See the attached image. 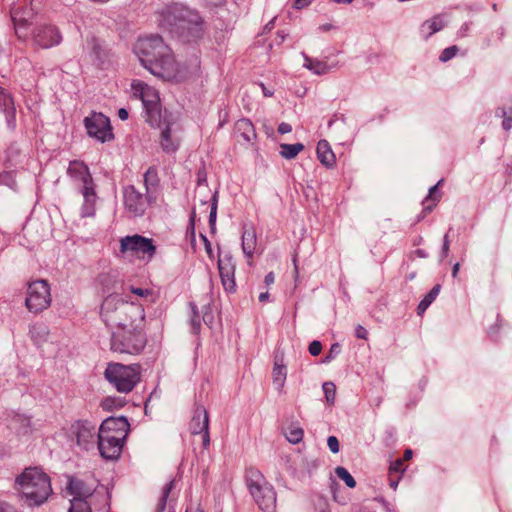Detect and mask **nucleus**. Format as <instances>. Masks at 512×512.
<instances>
[{
  "instance_id": "11",
  "label": "nucleus",
  "mask_w": 512,
  "mask_h": 512,
  "mask_svg": "<svg viewBox=\"0 0 512 512\" xmlns=\"http://www.w3.org/2000/svg\"><path fill=\"white\" fill-rule=\"evenodd\" d=\"M204 21L200 14L191 9V15H184L181 22L177 24L173 34L185 39L186 41H194L203 36Z\"/></svg>"
},
{
  "instance_id": "64",
  "label": "nucleus",
  "mask_w": 512,
  "mask_h": 512,
  "mask_svg": "<svg viewBox=\"0 0 512 512\" xmlns=\"http://www.w3.org/2000/svg\"><path fill=\"white\" fill-rule=\"evenodd\" d=\"M277 130L280 134H286L292 131V126L288 123L282 122L279 124Z\"/></svg>"
},
{
  "instance_id": "38",
  "label": "nucleus",
  "mask_w": 512,
  "mask_h": 512,
  "mask_svg": "<svg viewBox=\"0 0 512 512\" xmlns=\"http://www.w3.org/2000/svg\"><path fill=\"white\" fill-rule=\"evenodd\" d=\"M98 282L103 288V293H109L106 297L109 295H117L119 298L123 299L120 295L115 293H110L112 290H114L115 286V279L110 274H100L98 277Z\"/></svg>"
},
{
  "instance_id": "29",
  "label": "nucleus",
  "mask_w": 512,
  "mask_h": 512,
  "mask_svg": "<svg viewBox=\"0 0 512 512\" xmlns=\"http://www.w3.org/2000/svg\"><path fill=\"white\" fill-rule=\"evenodd\" d=\"M143 182L145 191L148 194L154 195L155 191L159 187L160 178L158 176V171L156 167L151 166L147 169V171L143 175Z\"/></svg>"
},
{
  "instance_id": "20",
  "label": "nucleus",
  "mask_w": 512,
  "mask_h": 512,
  "mask_svg": "<svg viewBox=\"0 0 512 512\" xmlns=\"http://www.w3.org/2000/svg\"><path fill=\"white\" fill-rule=\"evenodd\" d=\"M86 46L89 49L93 63L102 68L108 60L109 51L101 44L100 40L94 36L87 39Z\"/></svg>"
},
{
  "instance_id": "33",
  "label": "nucleus",
  "mask_w": 512,
  "mask_h": 512,
  "mask_svg": "<svg viewBox=\"0 0 512 512\" xmlns=\"http://www.w3.org/2000/svg\"><path fill=\"white\" fill-rule=\"evenodd\" d=\"M12 423L14 424L17 431L23 435H27L32 432L31 418L24 414H15L12 418Z\"/></svg>"
},
{
  "instance_id": "3",
  "label": "nucleus",
  "mask_w": 512,
  "mask_h": 512,
  "mask_svg": "<svg viewBox=\"0 0 512 512\" xmlns=\"http://www.w3.org/2000/svg\"><path fill=\"white\" fill-rule=\"evenodd\" d=\"M14 489L28 506H40L52 493L49 476L39 467H28L15 479Z\"/></svg>"
},
{
  "instance_id": "62",
  "label": "nucleus",
  "mask_w": 512,
  "mask_h": 512,
  "mask_svg": "<svg viewBox=\"0 0 512 512\" xmlns=\"http://www.w3.org/2000/svg\"><path fill=\"white\" fill-rule=\"evenodd\" d=\"M202 436V445L204 449H207L210 445V434L209 429L200 433Z\"/></svg>"
},
{
  "instance_id": "44",
  "label": "nucleus",
  "mask_w": 512,
  "mask_h": 512,
  "mask_svg": "<svg viewBox=\"0 0 512 512\" xmlns=\"http://www.w3.org/2000/svg\"><path fill=\"white\" fill-rule=\"evenodd\" d=\"M308 62L307 67L312 70L314 73L321 75L328 72V65L324 62L306 58Z\"/></svg>"
},
{
  "instance_id": "51",
  "label": "nucleus",
  "mask_w": 512,
  "mask_h": 512,
  "mask_svg": "<svg viewBox=\"0 0 512 512\" xmlns=\"http://www.w3.org/2000/svg\"><path fill=\"white\" fill-rule=\"evenodd\" d=\"M131 292L141 298H149L154 296L153 291L147 288L131 287Z\"/></svg>"
},
{
  "instance_id": "31",
  "label": "nucleus",
  "mask_w": 512,
  "mask_h": 512,
  "mask_svg": "<svg viewBox=\"0 0 512 512\" xmlns=\"http://www.w3.org/2000/svg\"><path fill=\"white\" fill-rule=\"evenodd\" d=\"M257 245V238L254 230H245L242 234V250L245 256L252 259Z\"/></svg>"
},
{
  "instance_id": "48",
  "label": "nucleus",
  "mask_w": 512,
  "mask_h": 512,
  "mask_svg": "<svg viewBox=\"0 0 512 512\" xmlns=\"http://www.w3.org/2000/svg\"><path fill=\"white\" fill-rule=\"evenodd\" d=\"M404 471H405L404 461L401 458H398L390 463V466H389L390 474L402 475Z\"/></svg>"
},
{
  "instance_id": "10",
  "label": "nucleus",
  "mask_w": 512,
  "mask_h": 512,
  "mask_svg": "<svg viewBox=\"0 0 512 512\" xmlns=\"http://www.w3.org/2000/svg\"><path fill=\"white\" fill-rule=\"evenodd\" d=\"M87 134L104 143L114 138L110 119L101 112H92L84 119Z\"/></svg>"
},
{
  "instance_id": "2",
  "label": "nucleus",
  "mask_w": 512,
  "mask_h": 512,
  "mask_svg": "<svg viewBox=\"0 0 512 512\" xmlns=\"http://www.w3.org/2000/svg\"><path fill=\"white\" fill-rule=\"evenodd\" d=\"M135 53L147 70L165 81L182 82L188 76L187 69L175 60L172 50L159 35L140 38Z\"/></svg>"
},
{
  "instance_id": "17",
  "label": "nucleus",
  "mask_w": 512,
  "mask_h": 512,
  "mask_svg": "<svg viewBox=\"0 0 512 512\" xmlns=\"http://www.w3.org/2000/svg\"><path fill=\"white\" fill-rule=\"evenodd\" d=\"M125 441H119L115 436H97V445L101 456L107 460L120 457Z\"/></svg>"
},
{
  "instance_id": "50",
  "label": "nucleus",
  "mask_w": 512,
  "mask_h": 512,
  "mask_svg": "<svg viewBox=\"0 0 512 512\" xmlns=\"http://www.w3.org/2000/svg\"><path fill=\"white\" fill-rule=\"evenodd\" d=\"M217 215V194L212 196L211 211L209 215V224L213 228L216 222Z\"/></svg>"
},
{
  "instance_id": "7",
  "label": "nucleus",
  "mask_w": 512,
  "mask_h": 512,
  "mask_svg": "<svg viewBox=\"0 0 512 512\" xmlns=\"http://www.w3.org/2000/svg\"><path fill=\"white\" fill-rule=\"evenodd\" d=\"M156 201V196L139 191L134 185L123 188V203L130 218L141 217L147 208Z\"/></svg>"
},
{
  "instance_id": "12",
  "label": "nucleus",
  "mask_w": 512,
  "mask_h": 512,
  "mask_svg": "<svg viewBox=\"0 0 512 512\" xmlns=\"http://www.w3.org/2000/svg\"><path fill=\"white\" fill-rule=\"evenodd\" d=\"M71 435L76 444L83 450H90L97 443L96 425L88 420L75 421L70 427Z\"/></svg>"
},
{
  "instance_id": "53",
  "label": "nucleus",
  "mask_w": 512,
  "mask_h": 512,
  "mask_svg": "<svg viewBox=\"0 0 512 512\" xmlns=\"http://www.w3.org/2000/svg\"><path fill=\"white\" fill-rule=\"evenodd\" d=\"M341 351V346L339 343H334L331 345L329 352L325 356L324 362H329L333 360Z\"/></svg>"
},
{
  "instance_id": "24",
  "label": "nucleus",
  "mask_w": 512,
  "mask_h": 512,
  "mask_svg": "<svg viewBox=\"0 0 512 512\" xmlns=\"http://www.w3.org/2000/svg\"><path fill=\"white\" fill-rule=\"evenodd\" d=\"M237 137L243 138L246 143H252L256 139V132L253 123L247 118L239 119L234 126Z\"/></svg>"
},
{
  "instance_id": "36",
  "label": "nucleus",
  "mask_w": 512,
  "mask_h": 512,
  "mask_svg": "<svg viewBox=\"0 0 512 512\" xmlns=\"http://www.w3.org/2000/svg\"><path fill=\"white\" fill-rule=\"evenodd\" d=\"M21 157L20 150L15 145H10L6 150L5 166L9 169L16 167Z\"/></svg>"
},
{
  "instance_id": "47",
  "label": "nucleus",
  "mask_w": 512,
  "mask_h": 512,
  "mask_svg": "<svg viewBox=\"0 0 512 512\" xmlns=\"http://www.w3.org/2000/svg\"><path fill=\"white\" fill-rule=\"evenodd\" d=\"M458 50L459 49H458V47L456 45H453V46L445 48L441 52V54L439 56V60L441 62H447V61L451 60L453 57L456 56Z\"/></svg>"
},
{
  "instance_id": "22",
  "label": "nucleus",
  "mask_w": 512,
  "mask_h": 512,
  "mask_svg": "<svg viewBox=\"0 0 512 512\" xmlns=\"http://www.w3.org/2000/svg\"><path fill=\"white\" fill-rule=\"evenodd\" d=\"M0 107L5 115L8 127L14 129L16 126V108L13 98L2 87H0Z\"/></svg>"
},
{
  "instance_id": "8",
  "label": "nucleus",
  "mask_w": 512,
  "mask_h": 512,
  "mask_svg": "<svg viewBox=\"0 0 512 512\" xmlns=\"http://www.w3.org/2000/svg\"><path fill=\"white\" fill-rule=\"evenodd\" d=\"M27 309L32 313H40L51 304L50 287L45 280L29 283L25 300Z\"/></svg>"
},
{
  "instance_id": "56",
  "label": "nucleus",
  "mask_w": 512,
  "mask_h": 512,
  "mask_svg": "<svg viewBox=\"0 0 512 512\" xmlns=\"http://www.w3.org/2000/svg\"><path fill=\"white\" fill-rule=\"evenodd\" d=\"M308 351L312 356H318L322 351L321 342L314 340L309 344Z\"/></svg>"
},
{
  "instance_id": "15",
  "label": "nucleus",
  "mask_w": 512,
  "mask_h": 512,
  "mask_svg": "<svg viewBox=\"0 0 512 512\" xmlns=\"http://www.w3.org/2000/svg\"><path fill=\"white\" fill-rule=\"evenodd\" d=\"M32 40L34 45L47 49L58 45L62 40V36L54 25L43 24L33 29Z\"/></svg>"
},
{
  "instance_id": "16",
  "label": "nucleus",
  "mask_w": 512,
  "mask_h": 512,
  "mask_svg": "<svg viewBox=\"0 0 512 512\" xmlns=\"http://www.w3.org/2000/svg\"><path fill=\"white\" fill-rule=\"evenodd\" d=\"M235 269L236 262L230 253H225L223 256L219 254V275L222 286L227 293H234L236 291Z\"/></svg>"
},
{
  "instance_id": "4",
  "label": "nucleus",
  "mask_w": 512,
  "mask_h": 512,
  "mask_svg": "<svg viewBox=\"0 0 512 512\" xmlns=\"http://www.w3.org/2000/svg\"><path fill=\"white\" fill-rule=\"evenodd\" d=\"M67 174L81 182L80 193L84 199L81 206V217H93L96 211L98 196L96 185L88 166L83 161L73 160L69 163Z\"/></svg>"
},
{
  "instance_id": "5",
  "label": "nucleus",
  "mask_w": 512,
  "mask_h": 512,
  "mask_svg": "<svg viewBox=\"0 0 512 512\" xmlns=\"http://www.w3.org/2000/svg\"><path fill=\"white\" fill-rule=\"evenodd\" d=\"M104 376L118 392L127 394L140 381V366L138 364L109 363Z\"/></svg>"
},
{
  "instance_id": "39",
  "label": "nucleus",
  "mask_w": 512,
  "mask_h": 512,
  "mask_svg": "<svg viewBox=\"0 0 512 512\" xmlns=\"http://www.w3.org/2000/svg\"><path fill=\"white\" fill-rule=\"evenodd\" d=\"M125 404L126 401L121 397L108 396L102 400L101 407L105 411H113L122 408Z\"/></svg>"
},
{
  "instance_id": "14",
  "label": "nucleus",
  "mask_w": 512,
  "mask_h": 512,
  "mask_svg": "<svg viewBox=\"0 0 512 512\" xmlns=\"http://www.w3.org/2000/svg\"><path fill=\"white\" fill-rule=\"evenodd\" d=\"M10 13L16 36L19 39L26 40L29 36V21L34 16L33 8L28 7L26 0H23L15 4Z\"/></svg>"
},
{
  "instance_id": "18",
  "label": "nucleus",
  "mask_w": 512,
  "mask_h": 512,
  "mask_svg": "<svg viewBox=\"0 0 512 512\" xmlns=\"http://www.w3.org/2000/svg\"><path fill=\"white\" fill-rule=\"evenodd\" d=\"M259 491H251L254 501L263 512H274L276 507V492L271 484H264Z\"/></svg>"
},
{
  "instance_id": "28",
  "label": "nucleus",
  "mask_w": 512,
  "mask_h": 512,
  "mask_svg": "<svg viewBox=\"0 0 512 512\" xmlns=\"http://www.w3.org/2000/svg\"><path fill=\"white\" fill-rule=\"evenodd\" d=\"M444 180L441 179L435 184L433 187L429 189V193L426 198L423 200V211L430 213L437 203L441 199V193L439 192L440 186L443 184Z\"/></svg>"
},
{
  "instance_id": "23",
  "label": "nucleus",
  "mask_w": 512,
  "mask_h": 512,
  "mask_svg": "<svg viewBox=\"0 0 512 512\" xmlns=\"http://www.w3.org/2000/svg\"><path fill=\"white\" fill-rule=\"evenodd\" d=\"M68 489L70 494L74 496L73 499L79 498L83 499L84 501H90L92 503L94 490L87 486L84 481L79 479H71L68 483Z\"/></svg>"
},
{
  "instance_id": "61",
  "label": "nucleus",
  "mask_w": 512,
  "mask_h": 512,
  "mask_svg": "<svg viewBox=\"0 0 512 512\" xmlns=\"http://www.w3.org/2000/svg\"><path fill=\"white\" fill-rule=\"evenodd\" d=\"M368 332L367 330L361 326L358 325L355 329V336L359 339H367Z\"/></svg>"
},
{
  "instance_id": "46",
  "label": "nucleus",
  "mask_w": 512,
  "mask_h": 512,
  "mask_svg": "<svg viewBox=\"0 0 512 512\" xmlns=\"http://www.w3.org/2000/svg\"><path fill=\"white\" fill-rule=\"evenodd\" d=\"M503 323H504L503 318H502L499 314H497V315H496L495 324H494V325H492V326H490V327L488 328V331H487L488 336H489L492 340H497V334H498V331H499V329L502 327Z\"/></svg>"
},
{
  "instance_id": "21",
  "label": "nucleus",
  "mask_w": 512,
  "mask_h": 512,
  "mask_svg": "<svg viewBox=\"0 0 512 512\" xmlns=\"http://www.w3.org/2000/svg\"><path fill=\"white\" fill-rule=\"evenodd\" d=\"M209 429V415L203 405H197L194 415L189 423V430L192 434H200Z\"/></svg>"
},
{
  "instance_id": "52",
  "label": "nucleus",
  "mask_w": 512,
  "mask_h": 512,
  "mask_svg": "<svg viewBox=\"0 0 512 512\" xmlns=\"http://www.w3.org/2000/svg\"><path fill=\"white\" fill-rule=\"evenodd\" d=\"M441 290V286L439 284H436L425 296L424 300L428 302L430 305L432 302L437 298Z\"/></svg>"
},
{
  "instance_id": "58",
  "label": "nucleus",
  "mask_w": 512,
  "mask_h": 512,
  "mask_svg": "<svg viewBox=\"0 0 512 512\" xmlns=\"http://www.w3.org/2000/svg\"><path fill=\"white\" fill-rule=\"evenodd\" d=\"M401 477L402 476L400 474H390L389 473V476H388L389 486L394 491L397 489Z\"/></svg>"
},
{
  "instance_id": "13",
  "label": "nucleus",
  "mask_w": 512,
  "mask_h": 512,
  "mask_svg": "<svg viewBox=\"0 0 512 512\" xmlns=\"http://www.w3.org/2000/svg\"><path fill=\"white\" fill-rule=\"evenodd\" d=\"M157 15L159 26L173 33L177 24L183 19V16L191 15V8L183 4L174 3L162 8Z\"/></svg>"
},
{
  "instance_id": "34",
  "label": "nucleus",
  "mask_w": 512,
  "mask_h": 512,
  "mask_svg": "<svg viewBox=\"0 0 512 512\" xmlns=\"http://www.w3.org/2000/svg\"><path fill=\"white\" fill-rule=\"evenodd\" d=\"M303 149H304V145L302 143H295V144L283 143L280 145V155L283 158L290 160V159L295 158Z\"/></svg>"
},
{
  "instance_id": "37",
  "label": "nucleus",
  "mask_w": 512,
  "mask_h": 512,
  "mask_svg": "<svg viewBox=\"0 0 512 512\" xmlns=\"http://www.w3.org/2000/svg\"><path fill=\"white\" fill-rule=\"evenodd\" d=\"M174 487H175L174 480H171L165 484V486L162 489L161 496L158 500L155 512H164V510L166 508L168 496Z\"/></svg>"
},
{
  "instance_id": "32",
  "label": "nucleus",
  "mask_w": 512,
  "mask_h": 512,
  "mask_svg": "<svg viewBox=\"0 0 512 512\" xmlns=\"http://www.w3.org/2000/svg\"><path fill=\"white\" fill-rule=\"evenodd\" d=\"M272 376L274 385H276L277 389L281 391L284 387L287 376L286 366L282 364V359H275Z\"/></svg>"
},
{
  "instance_id": "19",
  "label": "nucleus",
  "mask_w": 512,
  "mask_h": 512,
  "mask_svg": "<svg viewBox=\"0 0 512 512\" xmlns=\"http://www.w3.org/2000/svg\"><path fill=\"white\" fill-rule=\"evenodd\" d=\"M171 125L172 123L168 120L165 113L159 128L161 129L160 144L167 153L175 152L179 147L178 139L171 136Z\"/></svg>"
},
{
  "instance_id": "40",
  "label": "nucleus",
  "mask_w": 512,
  "mask_h": 512,
  "mask_svg": "<svg viewBox=\"0 0 512 512\" xmlns=\"http://www.w3.org/2000/svg\"><path fill=\"white\" fill-rule=\"evenodd\" d=\"M286 439L292 443V444H298L300 441H302L303 439V436H304V431L301 427L299 426H295V425H291L286 434Z\"/></svg>"
},
{
  "instance_id": "59",
  "label": "nucleus",
  "mask_w": 512,
  "mask_h": 512,
  "mask_svg": "<svg viewBox=\"0 0 512 512\" xmlns=\"http://www.w3.org/2000/svg\"><path fill=\"white\" fill-rule=\"evenodd\" d=\"M0 512H19L18 509L7 501L0 500Z\"/></svg>"
},
{
  "instance_id": "25",
  "label": "nucleus",
  "mask_w": 512,
  "mask_h": 512,
  "mask_svg": "<svg viewBox=\"0 0 512 512\" xmlns=\"http://www.w3.org/2000/svg\"><path fill=\"white\" fill-rule=\"evenodd\" d=\"M100 427L103 428V430H117L120 431L121 437H127L129 430H130V424L126 417H109L105 419Z\"/></svg>"
},
{
  "instance_id": "55",
  "label": "nucleus",
  "mask_w": 512,
  "mask_h": 512,
  "mask_svg": "<svg viewBox=\"0 0 512 512\" xmlns=\"http://www.w3.org/2000/svg\"><path fill=\"white\" fill-rule=\"evenodd\" d=\"M327 445L332 453H338L340 450L339 440L336 436H329L327 439Z\"/></svg>"
},
{
  "instance_id": "57",
  "label": "nucleus",
  "mask_w": 512,
  "mask_h": 512,
  "mask_svg": "<svg viewBox=\"0 0 512 512\" xmlns=\"http://www.w3.org/2000/svg\"><path fill=\"white\" fill-rule=\"evenodd\" d=\"M0 183L11 186L14 183L13 171H4L0 174Z\"/></svg>"
},
{
  "instance_id": "43",
  "label": "nucleus",
  "mask_w": 512,
  "mask_h": 512,
  "mask_svg": "<svg viewBox=\"0 0 512 512\" xmlns=\"http://www.w3.org/2000/svg\"><path fill=\"white\" fill-rule=\"evenodd\" d=\"M190 307L192 310V315L190 319L191 332L196 335L200 332L201 329V318L196 304L190 303Z\"/></svg>"
},
{
  "instance_id": "6",
  "label": "nucleus",
  "mask_w": 512,
  "mask_h": 512,
  "mask_svg": "<svg viewBox=\"0 0 512 512\" xmlns=\"http://www.w3.org/2000/svg\"><path fill=\"white\" fill-rule=\"evenodd\" d=\"M133 95L141 99L146 112V120L151 126L161 127L162 114L158 91L141 80H133Z\"/></svg>"
},
{
  "instance_id": "49",
  "label": "nucleus",
  "mask_w": 512,
  "mask_h": 512,
  "mask_svg": "<svg viewBox=\"0 0 512 512\" xmlns=\"http://www.w3.org/2000/svg\"><path fill=\"white\" fill-rule=\"evenodd\" d=\"M452 228L448 230V232L443 237V244L440 252L441 259H445L448 257L450 252V239H449V233L451 232Z\"/></svg>"
},
{
  "instance_id": "45",
  "label": "nucleus",
  "mask_w": 512,
  "mask_h": 512,
  "mask_svg": "<svg viewBox=\"0 0 512 512\" xmlns=\"http://www.w3.org/2000/svg\"><path fill=\"white\" fill-rule=\"evenodd\" d=\"M327 403L334 404L336 397V386L332 382H325L322 386Z\"/></svg>"
},
{
  "instance_id": "54",
  "label": "nucleus",
  "mask_w": 512,
  "mask_h": 512,
  "mask_svg": "<svg viewBox=\"0 0 512 512\" xmlns=\"http://www.w3.org/2000/svg\"><path fill=\"white\" fill-rule=\"evenodd\" d=\"M119 432L117 430H103L102 427H99L97 436H115L119 441H125L127 437H121Z\"/></svg>"
},
{
  "instance_id": "1",
  "label": "nucleus",
  "mask_w": 512,
  "mask_h": 512,
  "mask_svg": "<svg viewBox=\"0 0 512 512\" xmlns=\"http://www.w3.org/2000/svg\"><path fill=\"white\" fill-rule=\"evenodd\" d=\"M100 315L106 326L114 328L110 339L112 351L138 355L144 350L147 334L142 304L109 295L101 304Z\"/></svg>"
},
{
  "instance_id": "42",
  "label": "nucleus",
  "mask_w": 512,
  "mask_h": 512,
  "mask_svg": "<svg viewBox=\"0 0 512 512\" xmlns=\"http://www.w3.org/2000/svg\"><path fill=\"white\" fill-rule=\"evenodd\" d=\"M335 474L339 479L343 480L349 488L356 487L355 479L353 478V476L349 473V471L346 468H344L342 466L336 467Z\"/></svg>"
},
{
  "instance_id": "27",
  "label": "nucleus",
  "mask_w": 512,
  "mask_h": 512,
  "mask_svg": "<svg viewBox=\"0 0 512 512\" xmlns=\"http://www.w3.org/2000/svg\"><path fill=\"white\" fill-rule=\"evenodd\" d=\"M245 478L249 492L259 491V487L268 484L264 475L254 467L246 469Z\"/></svg>"
},
{
  "instance_id": "63",
  "label": "nucleus",
  "mask_w": 512,
  "mask_h": 512,
  "mask_svg": "<svg viewBox=\"0 0 512 512\" xmlns=\"http://www.w3.org/2000/svg\"><path fill=\"white\" fill-rule=\"evenodd\" d=\"M311 4V0H294L293 7L296 9H303Z\"/></svg>"
},
{
  "instance_id": "26",
  "label": "nucleus",
  "mask_w": 512,
  "mask_h": 512,
  "mask_svg": "<svg viewBox=\"0 0 512 512\" xmlns=\"http://www.w3.org/2000/svg\"><path fill=\"white\" fill-rule=\"evenodd\" d=\"M316 153L318 160L326 167H332L336 158L327 140H320L317 144Z\"/></svg>"
},
{
  "instance_id": "41",
  "label": "nucleus",
  "mask_w": 512,
  "mask_h": 512,
  "mask_svg": "<svg viewBox=\"0 0 512 512\" xmlns=\"http://www.w3.org/2000/svg\"><path fill=\"white\" fill-rule=\"evenodd\" d=\"M68 512H92L91 502L83 499H72Z\"/></svg>"
},
{
  "instance_id": "30",
  "label": "nucleus",
  "mask_w": 512,
  "mask_h": 512,
  "mask_svg": "<svg viewBox=\"0 0 512 512\" xmlns=\"http://www.w3.org/2000/svg\"><path fill=\"white\" fill-rule=\"evenodd\" d=\"M445 24L441 18V15H435L429 20H426L421 25V33L423 34L425 39H428L430 36L435 34L436 32L442 30Z\"/></svg>"
},
{
  "instance_id": "60",
  "label": "nucleus",
  "mask_w": 512,
  "mask_h": 512,
  "mask_svg": "<svg viewBox=\"0 0 512 512\" xmlns=\"http://www.w3.org/2000/svg\"><path fill=\"white\" fill-rule=\"evenodd\" d=\"M465 256H466V250L464 249L460 255V261L456 262L454 265H453V268H452V277L453 278H456L457 275H458V272L460 270V264L461 262H464L465 261Z\"/></svg>"
},
{
  "instance_id": "35",
  "label": "nucleus",
  "mask_w": 512,
  "mask_h": 512,
  "mask_svg": "<svg viewBox=\"0 0 512 512\" xmlns=\"http://www.w3.org/2000/svg\"><path fill=\"white\" fill-rule=\"evenodd\" d=\"M497 117H502V128L509 131L512 128V104L508 107H499L495 111Z\"/></svg>"
},
{
  "instance_id": "9",
  "label": "nucleus",
  "mask_w": 512,
  "mask_h": 512,
  "mask_svg": "<svg viewBox=\"0 0 512 512\" xmlns=\"http://www.w3.org/2000/svg\"><path fill=\"white\" fill-rule=\"evenodd\" d=\"M120 252H132L139 259L150 261L156 254V246L151 238L134 234L120 239Z\"/></svg>"
}]
</instances>
